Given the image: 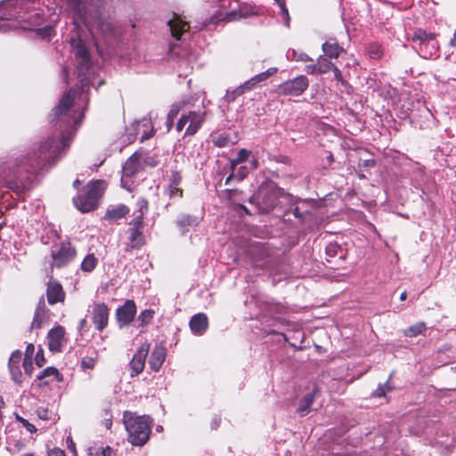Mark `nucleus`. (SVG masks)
I'll return each instance as SVG.
<instances>
[{"mask_svg": "<svg viewBox=\"0 0 456 456\" xmlns=\"http://www.w3.org/2000/svg\"><path fill=\"white\" fill-rule=\"evenodd\" d=\"M70 44L77 61V72L80 83V92L77 89L68 91L50 115L51 122L56 121L66 126L57 136H50L35 144L26 154L15 158L1 170L0 176L5 185L19 193L28 189L31 183L30 175L37 173L44 167L54 165L68 150L69 143L84 117V111H73L70 108L77 100L88 103L87 92L94 85L92 61L86 43L79 37H71Z\"/></svg>", "mask_w": 456, "mask_h": 456, "instance_id": "1", "label": "nucleus"}, {"mask_svg": "<svg viewBox=\"0 0 456 456\" xmlns=\"http://www.w3.org/2000/svg\"><path fill=\"white\" fill-rule=\"evenodd\" d=\"M123 421L128 434V442L134 446H143L151 434V420L148 416H137L133 412L125 411Z\"/></svg>", "mask_w": 456, "mask_h": 456, "instance_id": "2", "label": "nucleus"}, {"mask_svg": "<svg viewBox=\"0 0 456 456\" xmlns=\"http://www.w3.org/2000/svg\"><path fill=\"white\" fill-rule=\"evenodd\" d=\"M104 190V183L97 180L90 183L83 194H80L73 199L76 208L81 212H90L94 210Z\"/></svg>", "mask_w": 456, "mask_h": 456, "instance_id": "3", "label": "nucleus"}, {"mask_svg": "<svg viewBox=\"0 0 456 456\" xmlns=\"http://www.w3.org/2000/svg\"><path fill=\"white\" fill-rule=\"evenodd\" d=\"M412 41L417 44L418 53L421 57L430 59L436 55L438 43L436 40L435 34L417 29L412 36Z\"/></svg>", "mask_w": 456, "mask_h": 456, "instance_id": "4", "label": "nucleus"}, {"mask_svg": "<svg viewBox=\"0 0 456 456\" xmlns=\"http://www.w3.org/2000/svg\"><path fill=\"white\" fill-rule=\"evenodd\" d=\"M221 13L219 20L225 21L236 20L253 13L251 8L240 6L237 0H220Z\"/></svg>", "mask_w": 456, "mask_h": 456, "instance_id": "5", "label": "nucleus"}, {"mask_svg": "<svg viewBox=\"0 0 456 456\" xmlns=\"http://www.w3.org/2000/svg\"><path fill=\"white\" fill-rule=\"evenodd\" d=\"M167 27L174 41L169 44V53L176 54L175 47L178 42L184 39L190 33V25L183 20L178 15L174 14L173 18L167 21Z\"/></svg>", "mask_w": 456, "mask_h": 456, "instance_id": "6", "label": "nucleus"}, {"mask_svg": "<svg viewBox=\"0 0 456 456\" xmlns=\"http://www.w3.org/2000/svg\"><path fill=\"white\" fill-rule=\"evenodd\" d=\"M53 266L62 268L76 256V249L69 241H62L57 249H52Z\"/></svg>", "mask_w": 456, "mask_h": 456, "instance_id": "7", "label": "nucleus"}, {"mask_svg": "<svg viewBox=\"0 0 456 456\" xmlns=\"http://www.w3.org/2000/svg\"><path fill=\"white\" fill-rule=\"evenodd\" d=\"M309 80L304 76H298L294 79L288 80L281 84L278 87L280 94L284 95L298 96L302 94L308 87Z\"/></svg>", "mask_w": 456, "mask_h": 456, "instance_id": "8", "label": "nucleus"}, {"mask_svg": "<svg viewBox=\"0 0 456 456\" xmlns=\"http://www.w3.org/2000/svg\"><path fill=\"white\" fill-rule=\"evenodd\" d=\"M150 344L143 343L134 353L132 360L129 362V367L131 370L130 376L135 377L142 372L145 366V360L149 354Z\"/></svg>", "mask_w": 456, "mask_h": 456, "instance_id": "9", "label": "nucleus"}, {"mask_svg": "<svg viewBox=\"0 0 456 456\" xmlns=\"http://www.w3.org/2000/svg\"><path fill=\"white\" fill-rule=\"evenodd\" d=\"M136 305L133 300L127 299L123 305L116 310V320L118 326L124 327L129 325L136 314Z\"/></svg>", "mask_w": 456, "mask_h": 456, "instance_id": "10", "label": "nucleus"}, {"mask_svg": "<svg viewBox=\"0 0 456 456\" xmlns=\"http://www.w3.org/2000/svg\"><path fill=\"white\" fill-rule=\"evenodd\" d=\"M92 320L95 328L102 331L108 324L109 308L104 303L96 304L92 312Z\"/></svg>", "mask_w": 456, "mask_h": 456, "instance_id": "11", "label": "nucleus"}, {"mask_svg": "<svg viewBox=\"0 0 456 456\" xmlns=\"http://www.w3.org/2000/svg\"><path fill=\"white\" fill-rule=\"evenodd\" d=\"M182 183V175L178 171H172L169 176L168 184L165 190V193L170 199H182L183 189L180 187Z\"/></svg>", "mask_w": 456, "mask_h": 456, "instance_id": "12", "label": "nucleus"}, {"mask_svg": "<svg viewBox=\"0 0 456 456\" xmlns=\"http://www.w3.org/2000/svg\"><path fill=\"white\" fill-rule=\"evenodd\" d=\"M189 126L186 128L184 135H194L200 128L205 120L206 111L204 110H191L185 114Z\"/></svg>", "mask_w": 456, "mask_h": 456, "instance_id": "13", "label": "nucleus"}, {"mask_svg": "<svg viewBox=\"0 0 456 456\" xmlns=\"http://www.w3.org/2000/svg\"><path fill=\"white\" fill-rule=\"evenodd\" d=\"M65 330L61 326L52 329L48 333V346L52 352H60L64 344Z\"/></svg>", "mask_w": 456, "mask_h": 456, "instance_id": "14", "label": "nucleus"}, {"mask_svg": "<svg viewBox=\"0 0 456 456\" xmlns=\"http://www.w3.org/2000/svg\"><path fill=\"white\" fill-rule=\"evenodd\" d=\"M167 349L162 343L157 344L149 358V366L153 371H159L166 359Z\"/></svg>", "mask_w": 456, "mask_h": 456, "instance_id": "15", "label": "nucleus"}, {"mask_svg": "<svg viewBox=\"0 0 456 456\" xmlns=\"http://www.w3.org/2000/svg\"><path fill=\"white\" fill-rule=\"evenodd\" d=\"M47 301L50 305L63 302L65 293L62 286L57 281H49L46 289Z\"/></svg>", "mask_w": 456, "mask_h": 456, "instance_id": "16", "label": "nucleus"}, {"mask_svg": "<svg viewBox=\"0 0 456 456\" xmlns=\"http://www.w3.org/2000/svg\"><path fill=\"white\" fill-rule=\"evenodd\" d=\"M189 325L194 335H203L208 327V317L205 314H197L191 318Z\"/></svg>", "mask_w": 456, "mask_h": 456, "instance_id": "17", "label": "nucleus"}, {"mask_svg": "<svg viewBox=\"0 0 456 456\" xmlns=\"http://www.w3.org/2000/svg\"><path fill=\"white\" fill-rule=\"evenodd\" d=\"M47 308L44 297H41L38 301L37 306L35 311L33 322L31 323L32 329H39L42 324L47 320Z\"/></svg>", "mask_w": 456, "mask_h": 456, "instance_id": "18", "label": "nucleus"}, {"mask_svg": "<svg viewBox=\"0 0 456 456\" xmlns=\"http://www.w3.org/2000/svg\"><path fill=\"white\" fill-rule=\"evenodd\" d=\"M201 218L196 216H191L188 214H182L178 216L176 220V225L181 231V232L183 234L186 232L189 231L191 227L197 226Z\"/></svg>", "mask_w": 456, "mask_h": 456, "instance_id": "19", "label": "nucleus"}, {"mask_svg": "<svg viewBox=\"0 0 456 456\" xmlns=\"http://www.w3.org/2000/svg\"><path fill=\"white\" fill-rule=\"evenodd\" d=\"M140 167V155L135 152L123 165V175L126 177L133 176L139 171Z\"/></svg>", "mask_w": 456, "mask_h": 456, "instance_id": "20", "label": "nucleus"}, {"mask_svg": "<svg viewBox=\"0 0 456 456\" xmlns=\"http://www.w3.org/2000/svg\"><path fill=\"white\" fill-rule=\"evenodd\" d=\"M318 392V388L314 387L312 392L307 393L300 401L299 405L297 407V411L301 416H305L312 410V405L314 403L316 393Z\"/></svg>", "mask_w": 456, "mask_h": 456, "instance_id": "21", "label": "nucleus"}, {"mask_svg": "<svg viewBox=\"0 0 456 456\" xmlns=\"http://www.w3.org/2000/svg\"><path fill=\"white\" fill-rule=\"evenodd\" d=\"M253 88H254V86H253L252 83L250 82V80L248 79L246 82H244L243 84H241L239 86H237L236 88H234L233 90H232V91L227 90L225 96H224V100L227 102H234L237 97L242 95L246 92L251 91Z\"/></svg>", "mask_w": 456, "mask_h": 456, "instance_id": "22", "label": "nucleus"}, {"mask_svg": "<svg viewBox=\"0 0 456 456\" xmlns=\"http://www.w3.org/2000/svg\"><path fill=\"white\" fill-rule=\"evenodd\" d=\"M129 208L123 204L109 208L105 214V219L110 221H116L123 218L128 214Z\"/></svg>", "mask_w": 456, "mask_h": 456, "instance_id": "23", "label": "nucleus"}, {"mask_svg": "<svg viewBox=\"0 0 456 456\" xmlns=\"http://www.w3.org/2000/svg\"><path fill=\"white\" fill-rule=\"evenodd\" d=\"M322 51L328 58H338L343 52V48L336 41H326L322 44Z\"/></svg>", "mask_w": 456, "mask_h": 456, "instance_id": "24", "label": "nucleus"}, {"mask_svg": "<svg viewBox=\"0 0 456 456\" xmlns=\"http://www.w3.org/2000/svg\"><path fill=\"white\" fill-rule=\"evenodd\" d=\"M129 235V248L131 249L140 248L144 244V236L142 230L136 228H130Z\"/></svg>", "mask_w": 456, "mask_h": 456, "instance_id": "25", "label": "nucleus"}, {"mask_svg": "<svg viewBox=\"0 0 456 456\" xmlns=\"http://www.w3.org/2000/svg\"><path fill=\"white\" fill-rule=\"evenodd\" d=\"M325 252H326L327 256H329V257L338 256L340 259L345 258V250L337 242H330L326 246Z\"/></svg>", "mask_w": 456, "mask_h": 456, "instance_id": "26", "label": "nucleus"}, {"mask_svg": "<svg viewBox=\"0 0 456 456\" xmlns=\"http://www.w3.org/2000/svg\"><path fill=\"white\" fill-rule=\"evenodd\" d=\"M98 265V258L94 254H87L81 263V270L85 273H91Z\"/></svg>", "mask_w": 456, "mask_h": 456, "instance_id": "27", "label": "nucleus"}, {"mask_svg": "<svg viewBox=\"0 0 456 456\" xmlns=\"http://www.w3.org/2000/svg\"><path fill=\"white\" fill-rule=\"evenodd\" d=\"M47 377H53L52 380H62V376L60 374L59 370L54 367H48L44 370L40 371L39 374L37 375V379L40 380Z\"/></svg>", "mask_w": 456, "mask_h": 456, "instance_id": "28", "label": "nucleus"}, {"mask_svg": "<svg viewBox=\"0 0 456 456\" xmlns=\"http://www.w3.org/2000/svg\"><path fill=\"white\" fill-rule=\"evenodd\" d=\"M250 155V151L246 149H241L239 151L237 157L235 159H231V171L235 172L236 167L238 165H240L242 162H245L248 160V157Z\"/></svg>", "mask_w": 456, "mask_h": 456, "instance_id": "29", "label": "nucleus"}, {"mask_svg": "<svg viewBox=\"0 0 456 456\" xmlns=\"http://www.w3.org/2000/svg\"><path fill=\"white\" fill-rule=\"evenodd\" d=\"M276 72H277V68H270L267 70L254 76L249 80L252 83L253 86L255 87L257 84L265 81L267 78H269L271 76H273Z\"/></svg>", "mask_w": 456, "mask_h": 456, "instance_id": "30", "label": "nucleus"}, {"mask_svg": "<svg viewBox=\"0 0 456 456\" xmlns=\"http://www.w3.org/2000/svg\"><path fill=\"white\" fill-rule=\"evenodd\" d=\"M426 323L423 322H419L414 325L410 326L407 330H405L404 335L409 338H413L419 334H422L423 331L426 330Z\"/></svg>", "mask_w": 456, "mask_h": 456, "instance_id": "31", "label": "nucleus"}, {"mask_svg": "<svg viewBox=\"0 0 456 456\" xmlns=\"http://www.w3.org/2000/svg\"><path fill=\"white\" fill-rule=\"evenodd\" d=\"M317 64L320 74H324L332 70L335 66L326 56H320L317 60Z\"/></svg>", "mask_w": 456, "mask_h": 456, "instance_id": "32", "label": "nucleus"}, {"mask_svg": "<svg viewBox=\"0 0 456 456\" xmlns=\"http://www.w3.org/2000/svg\"><path fill=\"white\" fill-rule=\"evenodd\" d=\"M89 0H68L69 5L77 15H82L86 12V4Z\"/></svg>", "mask_w": 456, "mask_h": 456, "instance_id": "33", "label": "nucleus"}, {"mask_svg": "<svg viewBox=\"0 0 456 456\" xmlns=\"http://www.w3.org/2000/svg\"><path fill=\"white\" fill-rule=\"evenodd\" d=\"M154 311L151 309L143 310L138 316L137 321L140 322V326L148 324L153 318Z\"/></svg>", "mask_w": 456, "mask_h": 456, "instance_id": "34", "label": "nucleus"}, {"mask_svg": "<svg viewBox=\"0 0 456 456\" xmlns=\"http://www.w3.org/2000/svg\"><path fill=\"white\" fill-rule=\"evenodd\" d=\"M288 58L295 61H300L304 62L312 61L313 59L305 53H297L296 50L288 52Z\"/></svg>", "mask_w": 456, "mask_h": 456, "instance_id": "35", "label": "nucleus"}, {"mask_svg": "<svg viewBox=\"0 0 456 456\" xmlns=\"http://www.w3.org/2000/svg\"><path fill=\"white\" fill-rule=\"evenodd\" d=\"M9 370H10V372H11L13 381L20 384L22 374H21L19 365L9 366Z\"/></svg>", "mask_w": 456, "mask_h": 456, "instance_id": "36", "label": "nucleus"}, {"mask_svg": "<svg viewBox=\"0 0 456 456\" xmlns=\"http://www.w3.org/2000/svg\"><path fill=\"white\" fill-rule=\"evenodd\" d=\"M52 32L53 28L51 26L37 28V34L43 39H49L52 37Z\"/></svg>", "mask_w": 456, "mask_h": 456, "instance_id": "37", "label": "nucleus"}, {"mask_svg": "<svg viewBox=\"0 0 456 456\" xmlns=\"http://www.w3.org/2000/svg\"><path fill=\"white\" fill-rule=\"evenodd\" d=\"M249 167H247V166H240L236 173H235V177L239 180V181H242L245 177H247V175H248L249 173Z\"/></svg>", "mask_w": 456, "mask_h": 456, "instance_id": "38", "label": "nucleus"}, {"mask_svg": "<svg viewBox=\"0 0 456 456\" xmlns=\"http://www.w3.org/2000/svg\"><path fill=\"white\" fill-rule=\"evenodd\" d=\"M37 415L39 419L47 420L51 419L52 412L47 408L39 407L36 411Z\"/></svg>", "mask_w": 456, "mask_h": 456, "instance_id": "39", "label": "nucleus"}, {"mask_svg": "<svg viewBox=\"0 0 456 456\" xmlns=\"http://www.w3.org/2000/svg\"><path fill=\"white\" fill-rule=\"evenodd\" d=\"M21 359V352L19 350L14 351L9 359L8 366L19 365Z\"/></svg>", "mask_w": 456, "mask_h": 456, "instance_id": "40", "label": "nucleus"}, {"mask_svg": "<svg viewBox=\"0 0 456 456\" xmlns=\"http://www.w3.org/2000/svg\"><path fill=\"white\" fill-rule=\"evenodd\" d=\"M183 105V102L174 103L171 106L169 112L167 113V117H169L170 118H175Z\"/></svg>", "mask_w": 456, "mask_h": 456, "instance_id": "41", "label": "nucleus"}, {"mask_svg": "<svg viewBox=\"0 0 456 456\" xmlns=\"http://www.w3.org/2000/svg\"><path fill=\"white\" fill-rule=\"evenodd\" d=\"M143 224V216L137 215L130 223L131 228H136L142 230Z\"/></svg>", "mask_w": 456, "mask_h": 456, "instance_id": "42", "label": "nucleus"}, {"mask_svg": "<svg viewBox=\"0 0 456 456\" xmlns=\"http://www.w3.org/2000/svg\"><path fill=\"white\" fill-rule=\"evenodd\" d=\"M413 103L411 102L410 99H406L405 102L402 105V114L406 117L410 114L411 111H412Z\"/></svg>", "mask_w": 456, "mask_h": 456, "instance_id": "43", "label": "nucleus"}, {"mask_svg": "<svg viewBox=\"0 0 456 456\" xmlns=\"http://www.w3.org/2000/svg\"><path fill=\"white\" fill-rule=\"evenodd\" d=\"M95 359L94 357L86 356L82 359L81 365L84 369H93L94 367Z\"/></svg>", "mask_w": 456, "mask_h": 456, "instance_id": "44", "label": "nucleus"}, {"mask_svg": "<svg viewBox=\"0 0 456 456\" xmlns=\"http://www.w3.org/2000/svg\"><path fill=\"white\" fill-rule=\"evenodd\" d=\"M138 212L140 215L144 216V213L148 210V202L146 200L141 199L137 201Z\"/></svg>", "mask_w": 456, "mask_h": 456, "instance_id": "45", "label": "nucleus"}, {"mask_svg": "<svg viewBox=\"0 0 456 456\" xmlns=\"http://www.w3.org/2000/svg\"><path fill=\"white\" fill-rule=\"evenodd\" d=\"M23 368H24L25 372L28 376H30L32 374V370H33L32 360L25 357L24 361H23Z\"/></svg>", "mask_w": 456, "mask_h": 456, "instance_id": "46", "label": "nucleus"}, {"mask_svg": "<svg viewBox=\"0 0 456 456\" xmlns=\"http://www.w3.org/2000/svg\"><path fill=\"white\" fill-rule=\"evenodd\" d=\"M281 19L283 20L284 26H286L287 28H289L290 16H289L288 8L281 10Z\"/></svg>", "mask_w": 456, "mask_h": 456, "instance_id": "47", "label": "nucleus"}, {"mask_svg": "<svg viewBox=\"0 0 456 456\" xmlns=\"http://www.w3.org/2000/svg\"><path fill=\"white\" fill-rule=\"evenodd\" d=\"M386 387H387V384L385 385H379L377 389H375L372 393V396L373 397H382L386 395Z\"/></svg>", "mask_w": 456, "mask_h": 456, "instance_id": "48", "label": "nucleus"}, {"mask_svg": "<svg viewBox=\"0 0 456 456\" xmlns=\"http://www.w3.org/2000/svg\"><path fill=\"white\" fill-rule=\"evenodd\" d=\"M28 19H29V20H31L32 26L40 25L43 21V18L41 17L40 13H38V12H36V13L30 15V17Z\"/></svg>", "mask_w": 456, "mask_h": 456, "instance_id": "49", "label": "nucleus"}, {"mask_svg": "<svg viewBox=\"0 0 456 456\" xmlns=\"http://www.w3.org/2000/svg\"><path fill=\"white\" fill-rule=\"evenodd\" d=\"M35 361H36V363L38 367H42L45 362V359L44 357V354H43V350L40 349L37 354H36V357H35Z\"/></svg>", "mask_w": 456, "mask_h": 456, "instance_id": "50", "label": "nucleus"}, {"mask_svg": "<svg viewBox=\"0 0 456 456\" xmlns=\"http://www.w3.org/2000/svg\"><path fill=\"white\" fill-rule=\"evenodd\" d=\"M18 419L22 423L24 428H26V429L28 431H29L30 433H34L37 431L36 427L33 424L29 423L27 419H25L23 418H18Z\"/></svg>", "mask_w": 456, "mask_h": 456, "instance_id": "51", "label": "nucleus"}, {"mask_svg": "<svg viewBox=\"0 0 456 456\" xmlns=\"http://www.w3.org/2000/svg\"><path fill=\"white\" fill-rule=\"evenodd\" d=\"M228 139L224 136H218L214 140V144L219 148L224 147L227 145Z\"/></svg>", "mask_w": 456, "mask_h": 456, "instance_id": "52", "label": "nucleus"}, {"mask_svg": "<svg viewBox=\"0 0 456 456\" xmlns=\"http://www.w3.org/2000/svg\"><path fill=\"white\" fill-rule=\"evenodd\" d=\"M187 123H188V122H187V119H186V116H185V114H183V115L181 116V118H179V120H178L177 124H176V127H175V128H176V130H177L178 132H181V131L183 129L184 126H185Z\"/></svg>", "mask_w": 456, "mask_h": 456, "instance_id": "53", "label": "nucleus"}, {"mask_svg": "<svg viewBox=\"0 0 456 456\" xmlns=\"http://www.w3.org/2000/svg\"><path fill=\"white\" fill-rule=\"evenodd\" d=\"M100 26H101V29H102L104 33H109V34H110V33H112V32H113V30H114L113 26H112L110 23H109V22H107V23H103V22H102Z\"/></svg>", "mask_w": 456, "mask_h": 456, "instance_id": "54", "label": "nucleus"}, {"mask_svg": "<svg viewBox=\"0 0 456 456\" xmlns=\"http://www.w3.org/2000/svg\"><path fill=\"white\" fill-rule=\"evenodd\" d=\"M305 71L311 75L319 73L318 64L316 63V64L307 65L305 67Z\"/></svg>", "mask_w": 456, "mask_h": 456, "instance_id": "55", "label": "nucleus"}, {"mask_svg": "<svg viewBox=\"0 0 456 456\" xmlns=\"http://www.w3.org/2000/svg\"><path fill=\"white\" fill-rule=\"evenodd\" d=\"M9 19H10L9 17L1 18V20H0V32H6V31H8L11 28L10 25L7 22L3 21V20H9Z\"/></svg>", "mask_w": 456, "mask_h": 456, "instance_id": "56", "label": "nucleus"}, {"mask_svg": "<svg viewBox=\"0 0 456 456\" xmlns=\"http://www.w3.org/2000/svg\"><path fill=\"white\" fill-rule=\"evenodd\" d=\"M376 165V161L373 159L362 160L359 166L363 167H373Z\"/></svg>", "mask_w": 456, "mask_h": 456, "instance_id": "57", "label": "nucleus"}, {"mask_svg": "<svg viewBox=\"0 0 456 456\" xmlns=\"http://www.w3.org/2000/svg\"><path fill=\"white\" fill-rule=\"evenodd\" d=\"M48 456H66L64 451L60 448H53L48 452Z\"/></svg>", "mask_w": 456, "mask_h": 456, "instance_id": "58", "label": "nucleus"}, {"mask_svg": "<svg viewBox=\"0 0 456 456\" xmlns=\"http://www.w3.org/2000/svg\"><path fill=\"white\" fill-rule=\"evenodd\" d=\"M110 453L111 449L107 446L106 448H102V450L97 451L94 456H110Z\"/></svg>", "mask_w": 456, "mask_h": 456, "instance_id": "59", "label": "nucleus"}, {"mask_svg": "<svg viewBox=\"0 0 456 456\" xmlns=\"http://www.w3.org/2000/svg\"><path fill=\"white\" fill-rule=\"evenodd\" d=\"M332 71L334 73V77H335L336 80L338 81V82H343L342 73L338 69V68L334 66V68L332 69Z\"/></svg>", "mask_w": 456, "mask_h": 456, "instance_id": "60", "label": "nucleus"}, {"mask_svg": "<svg viewBox=\"0 0 456 456\" xmlns=\"http://www.w3.org/2000/svg\"><path fill=\"white\" fill-rule=\"evenodd\" d=\"M34 352V345L33 344H28L27 346V348H26V355L25 357L28 358V359H31V355Z\"/></svg>", "mask_w": 456, "mask_h": 456, "instance_id": "61", "label": "nucleus"}, {"mask_svg": "<svg viewBox=\"0 0 456 456\" xmlns=\"http://www.w3.org/2000/svg\"><path fill=\"white\" fill-rule=\"evenodd\" d=\"M281 10L287 8L286 0H274Z\"/></svg>", "mask_w": 456, "mask_h": 456, "instance_id": "62", "label": "nucleus"}, {"mask_svg": "<svg viewBox=\"0 0 456 456\" xmlns=\"http://www.w3.org/2000/svg\"><path fill=\"white\" fill-rule=\"evenodd\" d=\"M174 119L175 118H170L169 117L167 116L166 125L167 131H170L171 127L173 126Z\"/></svg>", "mask_w": 456, "mask_h": 456, "instance_id": "63", "label": "nucleus"}, {"mask_svg": "<svg viewBox=\"0 0 456 456\" xmlns=\"http://www.w3.org/2000/svg\"><path fill=\"white\" fill-rule=\"evenodd\" d=\"M153 135V130H151L150 133H147L145 132L142 135V141H144V140H148L149 138H151V136Z\"/></svg>", "mask_w": 456, "mask_h": 456, "instance_id": "64", "label": "nucleus"}]
</instances>
